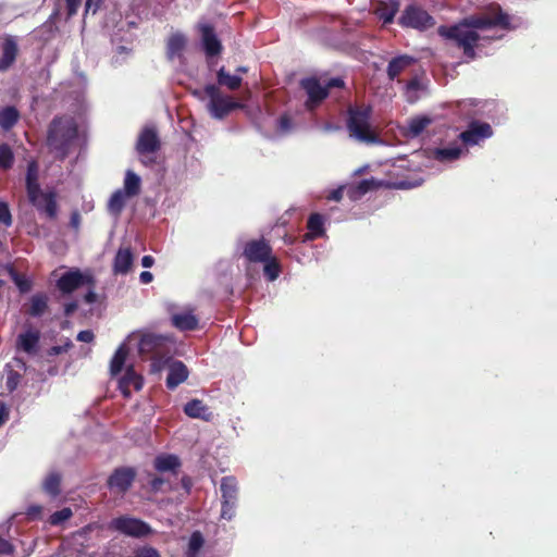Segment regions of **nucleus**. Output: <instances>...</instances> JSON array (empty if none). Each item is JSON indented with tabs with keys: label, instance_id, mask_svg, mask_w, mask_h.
<instances>
[{
	"label": "nucleus",
	"instance_id": "49",
	"mask_svg": "<svg viewBox=\"0 0 557 557\" xmlns=\"http://www.w3.org/2000/svg\"><path fill=\"white\" fill-rule=\"evenodd\" d=\"M16 286L18 287V289L22 292V293H26L30 289L32 285H30V282L25 280V278H22L21 276H18L17 274L14 275L13 277Z\"/></svg>",
	"mask_w": 557,
	"mask_h": 557
},
{
	"label": "nucleus",
	"instance_id": "10",
	"mask_svg": "<svg viewBox=\"0 0 557 557\" xmlns=\"http://www.w3.org/2000/svg\"><path fill=\"white\" fill-rule=\"evenodd\" d=\"M272 253V247L264 238L248 240L243 249V257L249 263L267 261Z\"/></svg>",
	"mask_w": 557,
	"mask_h": 557
},
{
	"label": "nucleus",
	"instance_id": "18",
	"mask_svg": "<svg viewBox=\"0 0 557 557\" xmlns=\"http://www.w3.org/2000/svg\"><path fill=\"white\" fill-rule=\"evenodd\" d=\"M36 203H32L39 212L49 219H55L58 214L57 194L54 191L42 193L37 196Z\"/></svg>",
	"mask_w": 557,
	"mask_h": 557
},
{
	"label": "nucleus",
	"instance_id": "25",
	"mask_svg": "<svg viewBox=\"0 0 557 557\" xmlns=\"http://www.w3.org/2000/svg\"><path fill=\"white\" fill-rule=\"evenodd\" d=\"M308 233L306 237L308 239H317L323 237L325 234L324 230V216L320 213H311L307 221Z\"/></svg>",
	"mask_w": 557,
	"mask_h": 557
},
{
	"label": "nucleus",
	"instance_id": "58",
	"mask_svg": "<svg viewBox=\"0 0 557 557\" xmlns=\"http://www.w3.org/2000/svg\"><path fill=\"white\" fill-rule=\"evenodd\" d=\"M139 278L143 284H149L150 282H152L153 275L149 271H144L140 273Z\"/></svg>",
	"mask_w": 557,
	"mask_h": 557
},
{
	"label": "nucleus",
	"instance_id": "31",
	"mask_svg": "<svg viewBox=\"0 0 557 557\" xmlns=\"http://www.w3.org/2000/svg\"><path fill=\"white\" fill-rule=\"evenodd\" d=\"M48 300L49 298L45 293H37L33 295L26 313L33 318L41 317L48 309Z\"/></svg>",
	"mask_w": 557,
	"mask_h": 557
},
{
	"label": "nucleus",
	"instance_id": "45",
	"mask_svg": "<svg viewBox=\"0 0 557 557\" xmlns=\"http://www.w3.org/2000/svg\"><path fill=\"white\" fill-rule=\"evenodd\" d=\"M149 476V486L153 493L162 491L163 485L165 484V480L162 476L154 475L152 473H148Z\"/></svg>",
	"mask_w": 557,
	"mask_h": 557
},
{
	"label": "nucleus",
	"instance_id": "33",
	"mask_svg": "<svg viewBox=\"0 0 557 557\" xmlns=\"http://www.w3.org/2000/svg\"><path fill=\"white\" fill-rule=\"evenodd\" d=\"M216 81L220 86H225L230 90L234 91L239 89L242 86L243 78L239 75H232L225 71V67L222 66L216 72Z\"/></svg>",
	"mask_w": 557,
	"mask_h": 557
},
{
	"label": "nucleus",
	"instance_id": "23",
	"mask_svg": "<svg viewBox=\"0 0 557 557\" xmlns=\"http://www.w3.org/2000/svg\"><path fill=\"white\" fill-rule=\"evenodd\" d=\"M134 255L129 247L120 248L113 260V271L117 274H126L132 269Z\"/></svg>",
	"mask_w": 557,
	"mask_h": 557
},
{
	"label": "nucleus",
	"instance_id": "40",
	"mask_svg": "<svg viewBox=\"0 0 557 557\" xmlns=\"http://www.w3.org/2000/svg\"><path fill=\"white\" fill-rule=\"evenodd\" d=\"M14 164V153L8 144L0 145V171H8Z\"/></svg>",
	"mask_w": 557,
	"mask_h": 557
},
{
	"label": "nucleus",
	"instance_id": "46",
	"mask_svg": "<svg viewBox=\"0 0 557 557\" xmlns=\"http://www.w3.org/2000/svg\"><path fill=\"white\" fill-rule=\"evenodd\" d=\"M237 503L222 502L221 517L231 520L235 516Z\"/></svg>",
	"mask_w": 557,
	"mask_h": 557
},
{
	"label": "nucleus",
	"instance_id": "29",
	"mask_svg": "<svg viewBox=\"0 0 557 557\" xmlns=\"http://www.w3.org/2000/svg\"><path fill=\"white\" fill-rule=\"evenodd\" d=\"M398 10L399 2L397 0L381 1L376 8V15L384 24H389L394 21Z\"/></svg>",
	"mask_w": 557,
	"mask_h": 557
},
{
	"label": "nucleus",
	"instance_id": "55",
	"mask_svg": "<svg viewBox=\"0 0 557 557\" xmlns=\"http://www.w3.org/2000/svg\"><path fill=\"white\" fill-rule=\"evenodd\" d=\"M41 510H42V507L40 505H32L27 508L26 510V515L29 517V518H38L41 513Z\"/></svg>",
	"mask_w": 557,
	"mask_h": 557
},
{
	"label": "nucleus",
	"instance_id": "8",
	"mask_svg": "<svg viewBox=\"0 0 557 557\" xmlns=\"http://www.w3.org/2000/svg\"><path fill=\"white\" fill-rule=\"evenodd\" d=\"M111 528L132 537H145L152 533L151 527L137 518L121 516L112 520Z\"/></svg>",
	"mask_w": 557,
	"mask_h": 557
},
{
	"label": "nucleus",
	"instance_id": "32",
	"mask_svg": "<svg viewBox=\"0 0 557 557\" xmlns=\"http://www.w3.org/2000/svg\"><path fill=\"white\" fill-rule=\"evenodd\" d=\"M222 502L237 503L238 486L234 476H224L221 480Z\"/></svg>",
	"mask_w": 557,
	"mask_h": 557
},
{
	"label": "nucleus",
	"instance_id": "35",
	"mask_svg": "<svg viewBox=\"0 0 557 557\" xmlns=\"http://www.w3.org/2000/svg\"><path fill=\"white\" fill-rule=\"evenodd\" d=\"M127 356V347L125 345H121L114 352L110 362V372L113 376L117 375L122 371Z\"/></svg>",
	"mask_w": 557,
	"mask_h": 557
},
{
	"label": "nucleus",
	"instance_id": "44",
	"mask_svg": "<svg viewBox=\"0 0 557 557\" xmlns=\"http://www.w3.org/2000/svg\"><path fill=\"white\" fill-rule=\"evenodd\" d=\"M0 223L4 226H10L12 224L11 211L9 205L4 201H0Z\"/></svg>",
	"mask_w": 557,
	"mask_h": 557
},
{
	"label": "nucleus",
	"instance_id": "56",
	"mask_svg": "<svg viewBox=\"0 0 557 557\" xmlns=\"http://www.w3.org/2000/svg\"><path fill=\"white\" fill-rule=\"evenodd\" d=\"M70 225L72 228L77 231L81 225V214L77 211L72 212L71 219H70Z\"/></svg>",
	"mask_w": 557,
	"mask_h": 557
},
{
	"label": "nucleus",
	"instance_id": "15",
	"mask_svg": "<svg viewBox=\"0 0 557 557\" xmlns=\"http://www.w3.org/2000/svg\"><path fill=\"white\" fill-rule=\"evenodd\" d=\"M25 187L27 198L30 203H36L37 196H40L41 188L39 185V165L36 160H30L27 163Z\"/></svg>",
	"mask_w": 557,
	"mask_h": 557
},
{
	"label": "nucleus",
	"instance_id": "17",
	"mask_svg": "<svg viewBox=\"0 0 557 557\" xmlns=\"http://www.w3.org/2000/svg\"><path fill=\"white\" fill-rule=\"evenodd\" d=\"M144 385V379L140 374L136 373L132 366L126 368L124 375L119 382V389L125 398H129L132 395L131 388L140 391Z\"/></svg>",
	"mask_w": 557,
	"mask_h": 557
},
{
	"label": "nucleus",
	"instance_id": "51",
	"mask_svg": "<svg viewBox=\"0 0 557 557\" xmlns=\"http://www.w3.org/2000/svg\"><path fill=\"white\" fill-rule=\"evenodd\" d=\"M82 0H65L67 15L73 16L77 13Z\"/></svg>",
	"mask_w": 557,
	"mask_h": 557
},
{
	"label": "nucleus",
	"instance_id": "60",
	"mask_svg": "<svg viewBox=\"0 0 557 557\" xmlns=\"http://www.w3.org/2000/svg\"><path fill=\"white\" fill-rule=\"evenodd\" d=\"M154 263V258L150 255H146L141 258V265L144 268H151Z\"/></svg>",
	"mask_w": 557,
	"mask_h": 557
},
{
	"label": "nucleus",
	"instance_id": "42",
	"mask_svg": "<svg viewBox=\"0 0 557 557\" xmlns=\"http://www.w3.org/2000/svg\"><path fill=\"white\" fill-rule=\"evenodd\" d=\"M73 516L72 509L69 507H64L61 510L53 512L49 518V523L51 525H60L64 521L69 520Z\"/></svg>",
	"mask_w": 557,
	"mask_h": 557
},
{
	"label": "nucleus",
	"instance_id": "64",
	"mask_svg": "<svg viewBox=\"0 0 557 557\" xmlns=\"http://www.w3.org/2000/svg\"><path fill=\"white\" fill-rule=\"evenodd\" d=\"M343 197V191L342 189H336V190H333L330 195V199L332 200H336V201H339Z\"/></svg>",
	"mask_w": 557,
	"mask_h": 557
},
{
	"label": "nucleus",
	"instance_id": "6",
	"mask_svg": "<svg viewBox=\"0 0 557 557\" xmlns=\"http://www.w3.org/2000/svg\"><path fill=\"white\" fill-rule=\"evenodd\" d=\"M435 18L418 4H409L398 18V24L404 28H412L424 32L435 25Z\"/></svg>",
	"mask_w": 557,
	"mask_h": 557
},
{
	"label": "nucleus",
	"instance_id": "43",
	"mask_svg": "<svg viewBox=\"0 0 557 557\" xmlns=\"http://www.w3.org/2000/svg\"><path fill=\"white\" fill-rule=\"evenodd\" d=\"M73 347V343L70 338H65L63 345L51 346L47 350L48 357H54L64 352H67Z\"/></svg>",
	"mask_w": 557,
	"mask_h": 557
},
{
	"label": "nucleus",
	"instance_id": "9",
	"mask_svg": "<svg viewBox=\"0 0 557 557\" xmlns=\"http://www.w3.org/2000/svg\"><path fill=\"white\" fill-rule=\"evenodd\" d=\"M196 27L206 55L209 58L219 55L223 50V46L218 38L214 26L208 22H199Z\"/></svg>",
	"mask_w": 557,
	"mask_h": 557
},
{
	"label": "nucleus",
	"instance_id": "1",
	"mask_svg": "<svg viewBox=\"0 0 557 557\" xmlns=\"http://www.w3.org/2000/svg\"><path fill=\"white\" fill-rule=\"evenodd\" d=\"M510 28V16L504 12L502 7L492 2L485 5L479 14L466 16L454 25H441L437 34L446 39L455 42L462 49L466 58L474 60L476 58L475 47L480 40L476 29L491 28Z\"/></svg>",
	"mask_w": 557,
	"mask_h": 557
},
{
	"label": "nucleus",
	"instance_id": "62",
	"mask_svg": "<svg viewBox=\"0 0 557 557\" xmlns=\"http://www.w3.org/2000/svg\"><path fill=\"white\" fill-rule=\"evenodd\" d=\"M278 123H280L281 128L287 129L290 125V119L286 114L281 115L278 119Z\"/></svg>",
	"mask_w": 557,
	"mask_h": 557
},
{
	"label": "nucleus",
	"instance_id": "28",
	"mask_svg": "<svg viewBox=\"0 0 557 557\" xmlns=\"http://www.w3.org/2000/svg\"><path fill=\"white\" fill-rule=\"evenodd\" d=\"M164 338L156 334H144L138 344V350L141 355H148L157 351L163 345Z\"/></svg>",
	"mask_w": 557,
	"mask_h": 557
},
{
	"label": "nucleus",
	"instance_id": "54",
	"mask_svg": "<svg viewBox=\"0 0 557 557\" xmlns=\"http://www.w3.org/2000/svg\"><path fill=\"white\" fill-rule=\"evenodd\" d=\"M94 337H95V335L90 330H84V331L78 332L76 338L79 342L90 343L94 341Z\"/></svg>",
	"mask_w": 557,
	"mask_h": 557
},
{
	"label": "nucleus",
	"instance_id": "22",
	"mask_svg": "<svg viewBox=\"0 0 557 557\" xmlns=\"http://www.w3.org/2000/svg\"><path fill=\"white\" fill-rule=\"evenodd\" d=\"M182 462L176 455L173 454H161L158 455L153 460V467L159 472H172L177 474Z\"/></svg>",
	"mask_w": 557,
	"mask_h": 557
},
{
	"label": "nucleus",
	"instance_id": "21",
	"mask_svg": "<svg viewBox=\"0 0 557 557\" xmlns=\"http://www.w3.org/2000/svg\"><path fill=\"white\" fill-rule=\"evenodd\" d=\"M17 44L12 36L4 38L2 42V55L0 58V71L8 70L16 60Z\"/></svg>",
	"mask_w": 557,
	"mask_h": 557
},
{
	"label": "nucleus",
	"instance_id": "61",
	"mask_svg": "<svg viewBox=\"0 0 557 557\" xmlns=\"http://www.w3.org/2000/svg\"><path fill=\"white\" fill-rule=\"evenodd\" d=\"M9 410L4 405H0V426L8 420Z\"/></svg>",
	"mask_w": 557,
	"mask_h": 557
},
{
	"label": "nucleus",
	"instance_id": "47",
	"mask_svg": "<svg viewBox=\"0 0 557 557\" xmlns=\"http://www.w3.org/2000/svg\"><path fill=\"white\" fill-rule=\"evenodd\" d=\"M21 375L15 371H10L7 377L5 386L9 392H13L18 383H20Z\"/></svg>",
	"mask_w": 557,
	"mask_h": 557
},
{
	"label": "nucleus",
	"instance_id": "53",
	"mask_svg": "<svg viewBox=\"0 0 557 557\" xmlns=\"http://www.w3.org/2000/svg\"><path fill=\"white\" fill-rule=\"evenodd\" d=\"M101 2L102 0H86L85 12L88 13L91 11L92 14H96L101 5Z\"/></svg>",
	"mask_w": 557,
	"mask_h": 557
},
{
	"label": "nucleus",
	"instance_id": "50",
	"mask_svg": "<svg viewBox=\"0 0 557 557\" xmlns=\"http://www.w3.org/2000/svg\"><path fill=\"white\" fill-rule=\"evenodd\" d=\"M14 546L7 540L0 537V555H12Z\"/></svg>",
	"mask_w": 557,
	"mask_h": 557
},
{
	"label": "nucleus",
	"instance_id": "2",
	"mask_svg": "<svg viewBox=\"0 0 557 557\" xmlns=\"http://www.w3.org/2000/svg\"><path fill=\"white\" fill-rule=\"evenodd\" d=\"M78 136V126L74 117L57 115L48 126L46 144L59 160H64Z\"/></svg>",
	"mask_w": 557,
	"mask_h": 557
},
{
	"label": "nucleus",
	"instance_id": "27",
	"mask_svg": "<svg viewBox=\"0 0 557 557\" xmlns=\"http://www.w3.org/2000/svg\"><path fill=\"white\" fill-rule=\"evenodd\" d=\"M414 62V59L409 55H399L393 58L387 65V76L389 79H395L400 73L409 67Z\"/></svg>",
	"mask_w": 557,
	"mask_h": 557
},
{
	"label": "nucleus",
	"instance_id": "48",
	"mask_svg": "<svg viewBox=\"0 0 557 557\" xmlns=\"http://www.w3.org/2000/svg\"><path fill=\"white\" fill-rule=\"evenodd\" d=\"M375 187L374 180H362L357 185V190L359 194L363 195Z\"/></svg>",
	"mask_w": 557,
	"mask_h": 557
},
{
	"label": "nucleus",
	"instance_id": "57",
	"mask_svg": "<svg viewBox=\"0 0 557 557\" xmlns=\"http://www.w3.org/2000/svg\"><path fill=\"white\" fill-rule=\"evenodd\" d=\"M77 308H78V305L76 301L67 302L64 305V314L66 317H70L72 313H74L76 311Z\"/></svg>",
	"mask_w": 557,
	"mask_h": 557
},
{
	"label": "nucleus",
	"instance_id": "20",
	"mask_svg": "<svg viewBox=\"0 0 557 557\" xmlns=\"http://www.w3.org/2000/svg\"><path fill=\"white\" fill-rule=\"evenodd\" d=\"M184 413L193 419H201L203 421H210L212 419V412L208 406L200 399L194 398L185 404Z\"/></svg>",
	"mask_w": 557,
	"mask_h": 557
},
{
	"label": "nucleus",
	"instance_id": "11",
	"mask_svg": "<svg viewBox=\"0 0 557 557\" xmlns=\"http://www.w3.org/2000/svg\"><path fill=\"white\" fill-rule=\"evenodd\" d=\"M493 136V128L487 122L471 121L466 131L459 135L467 146L478 145L480 141Z\"/></svg>",
	"mask_w": 557,
	"mask_h": 557
},
{
	"label": "nucleus",
	"instance_id": "36",
	"mask_svg": "<svg viewBox=\"0 0 557 557\" xmlns=\"http://www.w3.org/2000/svg\"><path fill=\"white\" fill-rule=\"evenodd\" d=\"M127 196L122 189L115 190L108 202V210L114 215H120L125 207V200Z\"/></svg>",
	"mask_w": 557,
	"mask_h": 557
},
{
	"label": "nucleus",
	"instance_id": "3",
	"mask_svg": "<svg viewBox=\"0 0 557 557\" xmlns=\"http://www.w3.org/2000/svg\"><path fill=\"white\" fill-rule=\"evenodd\" d=\"M372 107L350 106L347 109L346 128L351 138L368 145L381 144L379 133L371 125Z\"/></svg>",
	"mask_w": 557,
	"mask_h": 557
},
{
	"label": "nucleus",
	"instance_id": "26",
	"mask_svg": "<svg viewBox=\"0 0 557 557\" xmlns=\"http://www.w3.org/2000/svg\"><path fill=\"white\" fill-rule=\"evenodd\" d=\"M432 123L426 115H417L408 120L405 135L411 138L418 137Z\"/></svg>",
	"mask_w": 557,
	"mask_h": 557
},
{
	"label": "nucleus",
	"instance_id": "30",
	"mask_svg": "<svg viewBox=\"0 0 557 557\" xmlns=\"http://www.w3.org/2000/svg\"><path fill=\"white\" fill-rule=\"evenodd\" d=\"M21 114L14 106H7L0 109V127L8 132L20 121Z\"/></svg>",
	"mask_w": 557,
	"mask_h": 557
},
{
	"label": "nucleus",
	"instance_id": "5",
	"mask_svg": "<svg viewBox=\"0 0 557 557\" xmlns=\"http://www.w3.org/2000/svg\"><path fill=\"white\" fill-rule=\"evenodd\" d=\"M203 91L209 97L207 109L214 119L222 120L233 111L244 108L239 101H235L228 95H223L214 84L206 85Z\"/></svg>",
	"mask_w": 557,
	"mask_h": 557
},
{
	"label": "nucleus",
	"instance_id": "37",
	"mask_svg": "<svg viewBox=\"0 0 557 557\" xmlns=\"http://www.w3.org/2000/svg\"><path fill=\"white\" fill-rule=\"evenodd\" d=\"M44 491L52 497L61 493V475L58 472L50 473L42 483Z\"/></svg>",
	"mask_w": 557,
	"mask_h": 557
},
{
	"label": "nucleus",
	"instance_id": "39",
	"mask_svg": "<svg viewBox=\"0 0 557 557\" xmlns=\"http://www.w3.org/2000/svg\"><path fill=\"white\" fill-rule=\"evenodd\" d=\"M462 153V149L460 147H446V148H436L433 152L434 158L441 162H449L459 159Z\"/></svg>",
	"mask_w": 557,
	"mask_h": 557
},
{
	"label": "nucleus",
	"instance_id": "16",
	"mask_svg": "<svg viewBox=\"0 0 557 557\" xmlns=\"http://www.w3.org/2000/svg\"><path fill=\"white\" fill-rule=\"evenodd\" d=\"M189 375L186 364L181 360H171L169 362V373L165 385L169 389H175L180 384L184 383Z\"/></svg>",
	"mask_w": 557,
	"mask_h": 557
},
{
	"label": "nucleus",
	"instance_id": "7",
	"mask_svg": "<svg viewBox=\"0 0 557 557\" xmlns=\"http://www.w3.org/2000/svg\"><path fill=\"white\" fill-rule=\"evenodd\" d=\"M137 476L135 467L122 466L115 468L107 479V487L120 495H125L133 486Z\"/></svg>",
	"mask_w": 557,
	"mask_h": 557
},
{
	"label": "nucleus",
	"instance_id": "19",
	"mask_svg": "<svg viewBox=\"0 0 557 557\" xmlns=\"http://www.w3.org/2000/svg\"><path fill=\"white\" fill-rule=\"evenodd\" d=\"M171 323L175 329L186 332L197 330L199 320L191 311H184L172 314Z\"/></svg>",
	"mask_w": 557,
	"mask_h": 557
},
{
	"label": "nucleus",
	"instance_id": "41",
	"mask_svg": "<svg viewBox=\"0 0 557 557\" xmlns=\"http://www.w3.org/2000/svg\"><path fill=\"white\" fill-rule=\"evenodd\" d=\"M205 544V539L199 531L191 533L188 542V554L195 556Z\"/></svg>",
	"mask_w": 557,
	"mask_h": 557
},
{
	"label": "nucleus",
	"instance_id": "63",
	"mask_svg": "<svg viewBox=\"0 0 557 557\" xmlns=\"http://www.w3.org/2000/svg\"><path fill=\"white\" fill-rule=\"evenodd\" d=\"M84 298L87 304H92L96 301L97 296L95 292L89 290Z\"/></svg>",
	"mask_w": 557,
	"mask_h": 557
},
{
	"label": "nucleus",
	"instance_id": "59",
	"mask_svg": "<svg viewBox=\"0 0 557 557\" xmlns=\"http://www.w3.org/2000/svg\"><path fill=\"white\" fill-rule=\"evenodd\" d=\"M181 483H182V486L183 488L189 493L190 488H191V485H193V481L188 476V475H184L182 479H181Z\"/></svg>",
	"mask_w": 557,
	"mask_h": 557
},
{
	"label": "nucleus",
	"instance_id": "34",
	"mask_svg": "<svg viewBox=\"0 0 557 557\" xmlns=\"http://www.w3.org/2000/svg\"><path fill=\"white\" fill-rule=\"evenodd\" d=\"M140 177L132 170H127L124 178V189L122 190L128 198H131L137 196L140 193Z\"/></svg>",
	"mask_w": 557,
	"mask_h": 557
},
{
	"label": "nucleus",
	"instance_id": "24",
	"mask_svg": "<svg viewBox=\"0 0 557 557\" xmlns=\"http://www.w3.org/2000/svg\"><path fill=\"white\" fill-rule=\"evenodd\" d=\"M186 37L181 33L172 34L166 41V57L174 60L182 55L186 47Z\"/></svg>",
	"mask_w": 557,
	"mask_h": 557
},
{
	"label": "nucleus",
	"instance_id": "52",
	"mask_svg": "<svg viewBox=\"0 0 557 557\" xmlns=\"http://www.w3.org/2000/svg\"><path fill=\"white\" fill-rule=\"evenodd\" d=\"M135 557H160V554L152 547H144L136 553Z\"/></svg>",
	"mask_w": 557,
	"mask_h": 557
},
{
	"label": "nucleus",
	"instance_id": "4",
	"mask_svg": "<svg viewBox=\"0 0 557 557\" xmlns=\"http://www.w3.org/2000/svg\"><path fill=\"white\" fill-rule=\"evenodd\" d=\"M300 87L306 91L308 96L306 101L307 109L313 110L329 97L331 89L345 88V81L342 77H333L330 78L324 85H322L317 77L311 76L302 78L300 81Z\"/></svg>",
	"mask_w": 557,
	"mask_h": 557
},
{
	"label": "nucleus",
	"instance_id": "12",
	"mask_svg": "<svg viewBox=\"0 0 557 557\" xmlns=\"http://www.w3.org/2000/svg\"><path fill=\"white\" fill-rule=\"evenodd\" d=\"M91 283V277L84 275L78 269L70 270L57 281V287L62 294H71L85 284Z\"/></svg>",
	"mask_w": 557,
	"mask_h": 557
},
{
	"label": "nucleus",
	"instance_id": "38",
	"mask_svg": "<svg viewBox=\"0 0 557 557\" xmlns=\"http://www.w3.org/2000/svg\"><path fill=\"white\" fill-rule=\"evenodd\" d=\"M262 263L264 276L270 282L275 281L282 272L278 259L272 253L271 257H269V259Z\"/></svg>",
	"mask_w": 557,
	"mask_h": 557
},
{
	"label": "nucleus",
	"instance_id": "13",
	"mask_svg": "<svg viewBox=\"0 0 557 557\" xmlns=\"http://www.w3.org/2000/svg\"><path fill=\"white\" fill-rule=\"evenodd\" d=\"M39 342L40 331L29 326L17 335L15 348L17 351H23L28 356H35L39 349Z\"/></svg>",
	"mask_w": 557,
	"mask_h": 557
},
{
	"label": "nucleus",
	"instance_id": "14",
	"mask_svg": "<svg viewBox=\"0 0 557 557\" xmlns=\"http://www.w3.org/2000/svg\"><path fill=\"white\" fill-rule=\"evenodd\" d=\"M161 147L157 131L153 127H145L137 139L136 150L139 154L157 152Z\"/></svg>",
	"mask_w": 557,
	"mask_h": 557
}]
</instances>
